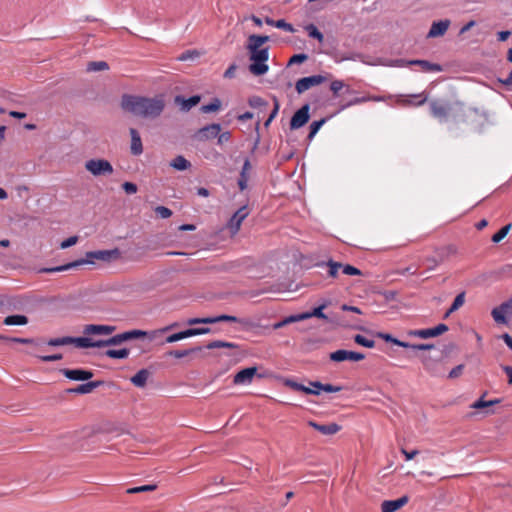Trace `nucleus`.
Here are the masks:
<instances>
[{"mask_svg": "<svg viewBox=\"0 0 512 512\" xmlns=\"http://www.w3.org/2000/svg\"><path fill=\"white\" fill-rule=\"evenodd\" d=\"M307 423L323 435H334L341 430V426L337 423L319 424L313 420H309Z\"/></svg>", "mask_w": 512, "mask_h": 512, "instance_id": "nucleus-21", "label": "nucleus"}, {"mask_svg": "<svg viewBox=\"0 0 512 512\" xmlns=\"http://www.w3.org/2000/svg\"><path fill=\"white\" fill-rule=\"evenodd\" d=\"M310 105L304 104L301 108H299L292 116L290 120V129L297 130L303 127L310 118Z\"/></svg>", "mask_w": 512, "mask_h": 512, "instance_id": "nucleus-10", "label": "nucleus"}, {"mask_svg": "<svg viewBox=\"0 0 512 512\" xmlns=\"http://www.w3.org/2000/svg\"><path fill=\"white\" fill-rule=\"evenodd\" d=\"M319 266L326 265L328 266V275L332 278H336L338 276L339 269L342 268V264L333 260H329L327 263L318 264Z\"/></svg>", "mask_w": 512, "mask_h": 512, "instance_id": "nucleus-35", "label": "nucleus"}, {"mask_svg": "<svg viewBox=\"0 0 512 512\" xmlns=\"http://www.w3.org/2000/svg\"><path fill=\"white\" fill-rule=\"evenodd\" d=\"M3 323L7 326L13 325H26L28 323V318L25 315L14 314L5 317Z\"/></svg>", "mask_w": 512, "mask_h": 512, "instance_id": "nucleus-29", "label": "nucleus"}, {"mask_svg": "<svg viewBox=\"0 0 512 512\" xmlns=\"http://www.w3.org/2000/svg\"><path fill=\"white\" fill-rule=\"evenodd\" d=\"M60 372L69 380L87 381L93 377V372L85 369H67L63 368Z\"/></svg>", "mask_w": 512, "mask_h": 512, "instance_id": "nucleus-16", "label": "nucleus"}, {"mask_svg": "<svg viewBox=\"0 0 512 512\" xmlns=\"http://www.w3.org/2000/svg\"><path fill=\"white\" fill-rule=\"evenodd\" d=\"M307 59H308V55L305 53L294 54L290 58V60L288 62V66L293 65V64H301V63L305 62Z\"/></svg>", "mask_w": 512, "mask_h": 512, "instance_id": "nucleus-49", "label": "nucleus"}, {"mask_svg": "<svg viewBox=\"0 0 512 512\" xmlns=\"http://www.w3.org/2000/svg\"><path fill=\"white\" fill-rule=\"evenodd\" d=\"M507 313L504 310H501L500 305L498 307L493 308L491 311V315L496 323L499 324H507L508 320L506 318Z\"/></svg>", "mask_w": 512, "mask_h": 512, "instance_id": "nucleus-34", "label": "nucleus"}, {"mask_svg": "<svg viewBox=\"0 0 512 512\" xmlns=\"http://www.w3.org/2000/svg\"><path fill=\"white\" fill-rule=\"evenodd\" d=\"M109 69V65L105 61H92L87 64V71L97 72Z\"/></svg>", "mask_w": 512, "mask_h": 512, "instance_id": "nucleus-40", "label": "nucleus"}, {"mask_svg": "<svg viewBox=\"0 0 512 512\" xmlns=\"http://www.w3.org/2000/svg\"><path fill=\"white\" fill-rule=\"evenodd\" d=\"M269 41V36L252 34L248 37L247 50L250 53L249 71L255 76H261L268 72L269 47L261 46Z\"/></svg>", "mask_w": 512, "mask_h": 512, "instance_id": "nucleus-3", "label": "nucleus"}, {"mask_svg": "<svg viewBox=\"0 0 512 512\" xmlns=\"http://www.w3.org/2000/svg\"><path fill=\"white\" fill-rule=\"evenodd\" d=\"M326 80L327 77L323 75L303 77L296 82L295 89L298 94H302L310 88L324 83Z\"/></svg>", "mask_w": 512, "mask_h": 512, "instance_id": "nucleus-8", "label": "nucleus"}, {"mask_svg": "<svg viewBox=\"0 0 512 512\" xmlns=\"http://www.w3.org/2000/svg\"><path fill=\"white\" fill-rule=\"evenodd\" d=\"M199 56V52L197 50H186L182 54H180L177 59L179 61H187L190 59H194Z\"/></svg>", "mask_w": 512, "mask_h": 512, "instance_id": "nucleus-48", "label": "nucleus"}, {"mask_svg": "<svg viewBox=\"0 0 512 512\" xmlns=\"http://www.w3.org/2000/svg\"><path fill=\"white\" fill-rule=\"evenodd\" d=\"M129 349L122 348V349H108L105 351V356L112 358V359H126L129 356Z\"/></svg>", "mask_w": 512, "mask_h": 512, "instance_id": "nucleus-31", "label": "nucleus"}, {"mask_svg": "<svg viewBox=\"0 0 512 512\" xmlns=\"http://www.w3.org/2000/svg\"><path fill=\"white\" fill-rule=\"evenodd\" d=\"M148 377L149 371L147 369H141L131 377V382L136 387L143 388L147 383Z\"/></svg>", "mask_w": 512, "mask_h": 512, "instance_id": "nucleus-26", "label": "nucleus"}, {"mask_svg": "<svg viewBox=\"0 0 512 512\" xmlns=\"http://www.w3.org/2000/svg\"><path fill=\"white\" fill-rule=\"evenodd\" d=\"M115 330L116 327L111 325L89 324L84 327L83 333L86 335H110Z\"/></svg>", "mask_w": 512, "mask_h": 512, "instance_id": "nucleus-18", "label": "nucleus"}, {"mask_svg": "<svg viewBox=\"0 0 512 512\" xmlns=\"http://www.w3.org/2000/svg\"><path fill=\"white\" fill-rule=\"evenodd\" d=\"M248 104L250 107L252 108H264L266 109L267 106H268V102L265 101L262 97L260 96H251L249 99H248Z\"/></svg>", "mask_w": 512, "mask_h": 512, "instance_id": "nucleus-42", "label": "nucleus"}, {"mask_svg": "<svg viewBox=\"0 0 512 512\" xmlns=\"http://www.w3.org/2000/svg\"><path fill=\"white\" fill-rule=\"evenodd\" d=\"M328 118H322L320 120H316V121H313L311 124H310V127H309V134H308V139L309 140H312L315 135L318 133V131L320 130V128L325 124V122L327 121Z\"/></svg>", "mask_w": 512, "mask_h": 512, "instance_id": "nucleus-36", "label": "nucleus"}, {"mask_svg": "<svg viewBox=\"0 0 512 512\" xmlns=\"http://www.w3.org/2000/svg\"><path fill=\"white\" fill-rule=\"evenodd\" d=\"M221 131V125L218 123H211L208 125H205L204 127L198 129L193 134V139L198 142H205L212 139H215L219 132Z\"/></svg>", "mask_w": 512, "mask_h": 512, "instance_id": "nucleus-7", "label": "nucleus"}, {"mask_svg": "<svg viewBox=\"0 0 512 512\" xmlns=\"http://www.w3.org/2000/svg\"><path fill=\"white\" fill-rule=\"evenodd\" d=\"M354 341L357 344L364 346L366 348H373L375 346V341L367 339L366 337L360 334L354 336Z\"/></svg>", "mask_w": 512, "mask_h": 512, "instance_id": "nucleus-45", "label": "nucleus"}, {"mask_svg": "<svg viewBox=\"0 0 512 512\" xmlns=\"http://www.w3.org/2000/svg\"><path fill=\"white\" fill-rule=\"evenodd\" d=\"M465 368V365L464 364H459L457 366H455L448 374V378L450 379H455V378H458L462 373H463V370Z\"/></svg>", "mask_w": 512, "mask_h": 512, "instance_id": "nucleus-55", "label": "nucleus"}, {"mask_svg": "<svg viewBox=\"0 0 512 512\" xmlns=\"http://www.w3.org/2000/svg\"><path fill=\"white\" fill-rule=\"evenodd\" d=\"M251 169H252V166H251L250 160L247 158V159H245V161L243 163V166H242V169L240 172V176L237 181L239 189L241 191H244L248 186L249 172Z\"/></svg>", "mask_w": 512, "mask_h": 512, "instance_id": "nucleus-25", "label": "nucleus"}, {"mask_svg": "<svg viewBox=\"0 0 512 512\" xmlns=\"http://www.w3.org/2000/svg\"><path fill=\"white\" fill-rule=\"evenodd\" d=\"M450 24L451 21L449 19L434 21L427 34V38H436L443 36L447 32Z\"/></svg>", "mask_w": 512, "mask_h": 512, "instance_id": "nucleus-19", "label": "nucleus"}, {"mask_svg": "<svg viewBox=\"0 0 512 512\" xmlns=\"http://www.w3.org/2000/svg\"><path fill=\"white\" fill-rule=\"evenodd\" d=\"M122 188L127 194H134L138 190L137 185L132 182H124Z\"/></svg>", "mask_w": 512, "mask_h": 512, "instance_id": "nucleus-59", "label": "nucleus"}, {"mask_svg": "<svg viewBox=\"0 0 512 512\" xmlns=\"http://www.w3.org/2000/svg\"><path fill=\"white\" fill-rule=\"evenodd\" d=\"M211 332V329L209 327H201V328H189L184 331H180L177 333H174L166 338L167 343H174L177 341H180L182 339L197 336V335H203L208 334Z\"/></svg>", "mask_w": 512, "mask_h": 512, "instance_id": "nucleus-11", "label": "nucleus"}, {"mask_svg": "<svg viewBox=\"0 0 512 512\" xmlns=\"http://www.w3.org/2000/svg\"><path fill=\"white\" fill-rule=\"evenodd\" d=\"M407 64L420 66L424 72H441L443 70L440 64L432 63L428 60L415 59L408 61Z\"/></svg>", "mask_w": 512, "mask_h": 512, "instance_id": "nucleus-24", "label": "nucleus"}, {"mask_svg": "<svg viewBox=\"0 0 512 512\" xmlns=\"http://www.w3.org/2000/svg\"><path fill=\"white\" fill-rule=\"evenodd\" d=\"M256 372H257L256 367L244 368L234 375L233 383L235 385L250 384L252 382L254 376L256 375Z\"/></svg>", "mask_w": 512, "mask_h": 512, "instance_id": "nucleus-17", "label": "nucleus"}, {"mask_svg": "<svg viewBox=\"0 0 512 512\" xmlns=\"http://www.w3.org/2000/svg\"><path fill=\"white\" fill-rule=\"evenodd\" d=\"M448 329L449 328L446 324L441 323L433 328L410 330V331H408L407 334L409 336L427 339V338L437 337V336L447 332Z\"/></svg>", "mask_w": 512, "mask_h": 512, "instance_id": "nucleus-9", "label": "nucleus"}, {"mask_svg": "<svg viewBox=\"0 0 512 512\" xmlns=\"http://www.w3.org/2000/svg\"><path fill=\"white\" fill-rule=\"evenodd\" d=\"M424 369L433 377H442L444 375V369L441 363L433 359L431 356H423L421 358Z\"/></svg>", "mask_w": 512, "mask_h": 512, "instance_id": "nucleus-14", "label": "nucleus"}, {"mask_svg": "<svg viewBox=\"0 0 512 512\" xmlns=\"http://www.w3.org/2000/svg\"><path fill=\"white\" fill-rule=\"evenodd\" d=\"M305 30L307 31L309 37L316 39L319 42H323L324 36L314 24H308L305 27Z\"/></svg>", "mask_w": 512, "mask_h": 512, "instance_id": "nucleus-41", "label": "nucleus"}, {"mask_svg": "<svg viewBox=\"0 0 512 512\" xmlns=\"http://www.w3.org/2000/svg\"><path fill=\"white\" fill-rule=\"evenodd\" d=\"M227 322L239 323L247 329L254 328L256 326L255 323L249 318H238L232 315L228 316Z\"/></svg>", "mask_w": 512, "mask_h": 512, "instance_id": "nucleus-39", "label": "nucleus"}, {"mask_svg": "<svg viewBox=\"0 0 512 512\" xmlns=\"http://www.w3.org/2000/svg\"><path fill=\"white\" fill-rule=\"evenodd\" d=\"M103 381L97 380V381H89L83 384L78 385L75 388H68L65 390L67 394H89L94 389L100 387L103 385Z\"/></svg>", "mask_w": 512, "mask_h": 512, "instance_id": "nucleus-20", "label": "nucleus"}, {"mask_svg": "<svg viewBox=\"0 0 512 512\" xmlns=\"http://www.w3.org/2000/svg\"><path fill=\"white\" fill-rule=\"evenodd\" d=\"M342 272H343V274L351 275V276L362 275V272L360 269H358L357 267L352 266L350 264H345V265L342 264Z\"/></svg>", "mask_w": 512, "mask_h": 512, "instance_id": "nucleus-47", "label": "nucleus"}, {"mask_svg": "<svg viewBox=\"0 0 512 512\" xmlns=\"http://www.w3.org/2000/svg\"><path fill=\"white\" fill-rule=\"evenodd\" d=\"M501 310H504L507 314H512V297L507 301H504L500 304Z\"/></svg>", "mask_w": 512, "mask_h": 512, "instance_id": "nucleus-64", "label": "nucleus"}, {"mask_svg": "<svg viewBox=\"0 0 512 512\" xmlns=\"http://www.w3.org/2000/svg\"><path fill=\"white\" fill-rule=\"evenodd\" d=\"M46 344L53 347L75 344L78 348H90L91 338L64 336L59 338H51L46 342Z\"/></svg>", "mask_w": 512, "mask_h": 512, "instance_id": "nucleus-6", "label": "nucleus"}, {"mask_svg": "<svg viewBox=\"0 0 512 512\" xmlns=\"http://www.w3.org/2000/svg\"><path fill=\"white\" fill-rule=\"evenodd\" d=\"M511 227H512L511 223L503 226L498 232H496L492 236V242L499 243L501 240H503L506 237V235L509 233Z\"/></svg>", "mask_w": 512, "mask_h": 512, "instance_id": "nucleus-43", "label": "nucleus"}, {"mask_svg": "<svg viewBox=\"0 0 512 512\" xmlns=\"http://www.w3.org/2000/svg\"><path fill=\"white\" fill-rule=\"evenodd\" d=\"M155 213L162 219L169 218L172 215V211L165 206H157Z\"/></svg>", "mask_w": 512, "mask_h": 512, "instance_id": "nucleus-51", "label": "nucleus"}, {"mask_svg": "<svg viewBox=\"0 0 512 512\" xmlns=\"http://www.w3.org/2000/svg\"><path fill=\"white\" fill-rule=\"evenodd\" d=\"M344 87V83L341 80H334L330 84V90L333 92L335 97L338 96L339 91Z\"/></svg>", "mask_w": 512, "mask_h": 512, "instance_id": "nucleus-54", "label": "nucleus"}, {"mask_svg": "<svg viewBox=\"0 0 512 512\" xmlns=\"http://www.w3.org/2000/svg\"><path fill=\"white\" fill-rule=\"evenodd\" d=\"M221 101L219 98H214L210 103L202 105L200 111L202 113H213L220 109Z\"/></svg>", "mask_w": 512, "mask_h": 512, "instance_id": "nucleus-33", "label": "nucleus"}, {"mask_svg": "<svg viewBox=\"0 0 512 512\" xmlns=\"http://www.w3.org/2000/svg\"><path fill=\"white\" fill-rule=\"evenodd\" d=\"M201 350H202V347L198 346V347L184 349V350H172V351H169L167 354L174 358L181 359V358L191 355L192 353L199 352Z\"/></svg>", "mask_w": 512, "mask_h": 512, "instance_id": "nucleus-32", "label": "nucleus"}, {"mask_svg": "<svg viewBox=\"0 0 512 512\" xmlns=\"http://www.w3.org/2000/svg\"><path fill=\"white\" fill-rule=\"evenodd\" d=\"M409 501V497L407 495H404L398 499L395 500H385L381 504V511L382 512H396L400 508H402L404 505H406Z\"/></svg>", "mask_w": 512, "mask_h": 512, "instance_id": "nucleus-22", "label": "nucleus"}, {"mask_svg": "<svg viewBox=\"0 0 512 512\" xmlns=\"http://www.w3.org/2000/svg\"><path fill=\"white\" fill-rule=\"evenodd\" d=\"M201 100L199 95H193L187 99L177 96L176 101L181 102L182 110L189 111L192 107L196 106Z\"/></svg>", "mask_w": 512, "mask_h": 512, "instance_id": "nucleus-27", "label": "nucleus"}, {"mask_svg": "<svg viewBox=\"0 0 512 512\" xmlns=\"http://www.w3.org/2000/svg\"><path fill=\"white\" fill-rule=\"evenodd\" d=\"M62 358H63L62 354H53V355L39 356V359L42 362H54V361L61 360Z\"/></svg>", "mask_w": 512, "mask_h": 512, "instance_id": "nucleus-62", "label": "nucleus"}, {"mask_svg": "<svg viewBox=\"0 0 512 512\" xmlns=\"http://www.w3.org/2000/svg\"><path fill=\"white\" fill-rule=\"evenodd\" d=\"M302 320H306L304 313L290 315V316L284 318V321L286 322L287 325L291 324V323L299 322Z\"/></svg>", "mask_w": 512, "mask_h": 512, "instance_id": "nucleus-57", "label": "nucleus"}, {"mask_svg": "<svg viewBox=\"0 0 512 512\" xmlns=\"http://www.w3.org/2000/svg\"><path fill=\"white\" fill-rule=\"evenodd\" d=\"M120 106L124 111L134 116L155 119L162 114L165 108V102L161 96L150 98L124 94L121 97Z\"/></svg>", "mask_w": 512, "mask_h": 512, "instance_id": "nucleus-2", "label": "nucleus"}, {"mask_svg": "<svg viewBox=\"0 0 512 512\" xmlns=\"http://www.w3.org/2000/svg\"><path fill=\"white\" fill-rule=\"evenodd\" d=\"M170 166L173 167L175 170L183 171L190 168L191 163L186 158L179 155L171 161Z\"/></svg>", "mask_w": 512, "mask_h": 512, "instance_id": "nucleus-30", "label": "nucleus"}, {"mask_svg": "<svg viewBox=\"0 0 512 512\" xmlns=\"http://www.w3.org/2000/svg\"><path fill=\"white\" fill-rule=\"evenodd\" d=\"M376 337L380 338V339H383L384 341L386 342H390V343H393L395 345V342L398 341L397 338L393 337L391 334L389 333H384V332H377L376 333Z\"/></svg>", "mask_w": 512, "mask_h": 512, "instance_id": "nucleus-60", "label": "nucleus"}, {"mask_svg": "<svg viewBox=\"0 0 512 512\" xmlns=\"http://www.w3.org/2000/svg\"><path fill=\"white\" fill-rule=\"evenodd\" d=\"M275 27L283 29L290 33H293L295 31L294 27L290 23H287L284 19L276 20Z\"/></svg>", "mask_w": 512, "mask_h": 512, "instance_id": "nucleus-50", "label": "nucleus"}, {"mask_svg": "<svg viewBox=\"0 0 512 512\" xmlns=\"http://www.w3.org/2000/svg\"><path fill=\"white\" fill-rule=\"evenodd\" d=\"M302 320H306L304 313L290 315V316L284 318V321L286 322L287 325L291 324V323L299 322Z\"/></svg>", "mask_w": 512, "mask_h": 512, "instance_id": "nucleus-58", "label": "nucleus"}, {"mask_svg": "<svg viewBox=\"0 0 512 512\" xmlns=\"http://www.w3.org/2000/svg\"><path fill=\"white\" fill-rule=\"evenodd\" d=\"M216 138H217V144L219 146H222L224 143L229 142L231 140V132L224 131L221 133V131H220Z\"/></svg>", "mask_w": 512, "mask_h": 512, "instance_id": "nucleus-52", "label": "nucleus"}, {"mask_svg": "<svg viewBox=\"0 0 512 512\" xmlns=\"http://www.w3.org/2000/svg\"><path fill=\"white\" fill-rule=\"evenodd\" d=\"M128 341L126 332L114 335L108 339H100V340H93L91 339V345L90 348H101V347H107V346H116L120 345L121 343Z\"/></svg>", "mask_w": 512, "mask_h": 512, "instance_id": "nucleus-15", "label": "nucleus"}, {"mask_svg": "<svg viewBox=\"0 0 512 512\" xmlns=\"http://www.w3.org/2000/svg\"><path fill=\"white\" fill-rule=\"evenodd\" d=\"M78 241V237L77 236H71L69 238H67L66 240H64L61 244H60V247L62 249H66V248H69L73 245H75Z\"/></svg>", "mask_w": 512, "mask_h": 512, "instance_id": "nucleus-63", "label": "nucleus"}, {"mask_svg": "<svg viewBox=\"0 0 512 512\" xmlns=\"http://www.w3.org/2000/svg\"><path fill=\"white\" fill-rule=\"evenodd\" d=\"M129 132L131 136V154L134 156H139L143 153V145L140 134L135 128H130Z\"/></svg>", "mask_w": 512, "mask_h": 512, "instance_id": "nucleus-23", "label": "nucleus"}, {"mask_svg": "<svg viewBox=\"0 0 512 512\" xmlns=\"http://www.w3.org/2000/svg\"><path fill=\"white\" fill-rule=\"evenodd\" d=\"M250 211L247 205L241 206L230 218L228 227L232 233H237L240 229L242 222L249 215Z\"/></svg>", "mask_w": 512, "mask_h": 512, "instance_id": "nucleus-13", "label": "nucleus"}, {"mask_svg": "<svg viewBox=\"0 0 512 512\" xmlns=\"http://www.w3.org/2000/svg\"><path fill=\"white\" fill-rule=\"evenodd\" d=\"M237 347H238L237 344H235L233 342H226V341H222V340H215V341L209 342L206 345L207 349H216V348H230V349H234V348H237Z\"/></svg>", "mask_w": 512, "mask_h": 512, "instance_id": "nucleus-37", "label": "nucleus"}, {"mask_svg": "<svg viewBox=\"0 0 512 512\" xmlns=\"http://www.w3.org/2000/svg\"><path fill=\"white\" fill-rule=\"evenodd\" d=\"M429 113L439 124L450 123L456 128L465 126L472 131H481L487 122V115L478 108L459 100L436 98L429 101Z\"/></svg>", "mask_w": 512, "mask_h": 512, "instance_id": "nucleus-1", "label": "nucleus"}, {"mask_svg": "<svg viewBox=\"0 0 512 512\" xmlns=\"http://www.w3.org/2000/svg\"><path fill=\"white\" fill-rule=\"evenodd\" d=\"M486 395V393H484V395L479 398L477 401H475L474 403H472L470 405V408L472 409H476V410H482V409H485V408H490L498 403L501 402L500 399H493V400H485L484 399V396Z\"/></svg>", "mask_w": 512, "mask_h": 512, "instance_id": "nucleus-28", "label": "nucleus"}, {"mask_svg": "<svg viewBox=\"0 0 512 512\" xmlns=\"http://www.w3.org/2000/svg\"><path fill=\"white\" fill-rule=\"evenodd\" d=\"M85 169L93 176H108L114 172L113 166L106 159H90L85 162Z\"/></svg>", "mask_w": 512, "mask_h": 512, "instance_id": "nucleus-5", "label": "nucleus"}, {"mask_svg": "<svg viewBox=\"0 0 512 512\" xmlns=\"http://www.w3.org/2000/svg\"><path fill=\"white\" fill-rule=\"evenodd\" d=\"M341 390H342L341 386H335V385L328 384V383L327 384L322 383L321 391H324L327 393H335V392H339Z\"/></svg>", "mask_w": 512, "mask_h": 512, "instance_id": "nucleus-61", "label": "nucleus"}, {"mask_svg": "<svg viewBox=\"0 0 512 512\" xmlns=\"http://www.w3.org/2000/svg\"><path fill=\"white\" fill-rule=\"evenodd\" d=\"M126 335H127L128 340H131V339L145 337L147 335V332L142 331V330H131V331H126Z\"/></svg>", "mask_w": 512, "mask_h": 512, "instance_id": "nucleus-56", "label": "nucleus"}, {"mask_svg": "<svg viewBox=\"0 0 512 512\" xmlns=\"http://www.w3.org/2000/svg\"><path fill=\"white\" fill-rule=\"evenodd\" d=\"M326 303L315 307L311 312H304L305 319H309L311 317H317L320 319H327V316L323 313V310L326 308Z\"/></svg>", "mask_w": 512, "mask_h": 512, "instance_id": "nucleus-38", "label": "nucleus"}, {"mask_svg": "<svg viewBox=\"0 0 512 512\" xmlns=\"http://www.w3.org/2000/svg\"><path fill=\"white\" fill-rule=\"evenodd\" d=\"M366 100H367V98H365V97H355L354 99L350 100L346 104L341 105V107L339 108V110L337 112H340L352 105H357V104L363 103Z\"/></svg>", "mask_w": 512, "mask_h": 512, "instance_id": "nucleus-53", "label": "nucleus"}, {"mask_svg": "<svg viewBox=\"0 0 512 512\" xmlns=\"http://www.w3.org/2000/svg\"><path fill=\"white\" fill-rule=\"evenodd\" d=\"M155 489H156V485L149 484V485H142V486H136V487L129 488L126 490V493L136 494V493L154 491Z\"/></svg>", "mask_w": 512, "mask_h": 512, "instance_id": "nucleus-44", "label": "nucleus"}, {"mask_svg": "<svg viewBox=\"0 0 512 512\" xmlns=\"http://www.w3.org/2000/svg\"><path fill=\"white\" fill-rule=\"evenodd\" d=\"M330 360L334 362H343L346 360L350 361H361L365 358V355L360 352L348 351L344 349L336 350L330 353Z\"/></svg>", "mask_w": 512, "mask_h": 512, "instance_id": "nucleus-12", "label": "nucleus"}, {"mask_svg": "<svg viewBox=\"0 0 512 512\" xmlns=\"http://www.w3.org/2000/svg\"><path fill=\"white\" fill-rule=\"evenodd\" d=\"M464 302H465V292L463 291L455 297V299L450 307V311L458 310L464 304Z\"/></svg>", "mask_w": 512, "mask_h": 512, "instance_id": "nucleus-46", "label": "nucleus"}, {"mask_svg": "<svg viewBox=\"0 0 512 512\" xmlns=\"http://www.w3.org/2000/svg\"><path fill=\"white\" fill-rule=\"evenodd\" d=\"M120 257V251L118 248L110 249V250H97V251H89L86 252L85 258L77 259L75 261L66 263L64 265L56 266V267H48L41 268L39 273H55V272H63L68 271L70 269L78 268L85 264H94L95 261L102 262H112L117 260Z\"/></svg>", "mask_w": 512, "mask_h": 512, "instance_id": "nucleus-4", "label": "nucleus"}]
</instances>
